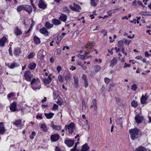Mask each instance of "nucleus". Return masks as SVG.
<instances>
[{
	"label": "nucleus",
	"mask_w": 151,
	"mask_h": 151,
	"mask_svg": "<svg viewBox=\"0 0 151 151\" xmlns=\"http://www.w3.org/2000/svg\"><path fill=\"white\" fill-rule=\"evenodd\" d=\"M145 56L147 57H149L151 55L148 53V52L146 51L145 52Z\"/></svg>",
	"instance_id": "nucleus-56"
},
{
	"label": "nucleus",
	"mask_w": 151,
	"mask_h": 151,
	"mask_svg": "<svg viewBox=\"0 0 151 151\" xmlns=\"http://www.w3.org/2000/svg\"><path fill=\"white\" fill-rule=\"evenodd\" d=\"M88 43L89 46H94L95 45V43L94 42H89Z\"/></svg>",
	"instance_id": "nucleus-54"
},
{
	"label": "nucleus",
	"mask_w": 151,
	"mask_h": 151,
	"mask_svg": "<svg viewBox=\"0 0 151 151\" xmlns=\"http://www.w3.org/2000/svg\"><path fill=\"white\" fill-rule=\"evenodd\" d=\"M20 52V50L19 49H16L14 51V54L16 55H18Z\"/></svg>",
	"instance_id": "nucleus-38"
},
{
	"label": "nucleus",
	"mask_w": 151,
	"mask_h": 151,
	"mask_svg": "<svg viewBox=\"0 0 151 151\" xmlns=\"http://www.w3.org/2000/svg\"><path fill=\"white\" fill-rule=\"evenodd\" d=\"M23 9L25 10V6H24L23 5H21L18 6L17 8V11L18 12H19Z\"/></svg>",
	"instance_id": "nucleus-28"
},
{
	"label": "nucleus",
	"mask_w": 151,
	"mask_h": 151,
	"mask_svg": "<svg viewBox=\"0 0 151 151\" xmlns=\"http://www.w3.org/2000/svg\"><path fill=\"white\" fill-rule=\"evenodd\" d=\"M118 46L119 47H120L122 46H123V41L122 40L119 41L118 42Z\"/></svg>",
	"instance_id": "nucleus-39"
},
{
	"label": "nucleus",
	"mask_w": 151,
	"mask_h": 151,
	"mask_svg": "<svg viewBox=\"0 0 151 151\" xmlns=\"http://www.w3.org/2000/svg\"><path fill=\"white\" fill-rule=\"evenodd\" d=\"M63 11L65 13H68L69 12V9L67 7H65L63 9Z\"/></svg>",
	"instance_id": "nucleus-37"
},
{
	"label": "nucleus",
	"mask_w": 151,
	"mask_h": 151,
	"mask_svg": "<svg viewBox=\"0 0 151 151\" xmlns=\"http://www.w3.org/2000/svg\"><path fill=\"white\" fill-rule=\"evenodd\" d=\"M18 66V65L14 62L11 63L10 65L9 64L8 65L9 68L10 69H13L14 68L17 67Z\"/></svg>",
	"instance_id": "nucleus-23"
},
{
	"label": "nucleus",
	"mask_w": 151,
	"mask_h": 151,
	"mask_svg": "<svg viewBox=\"0 0 151 151\" xmlns=\"http://www.w3.org/2000/svg\"><path fill=\"white\" fill-rule=\"evenodd\" d=\"M40 32L41 33L44 35L46 36L48 35L47 31L44 27L40 29Z\"/></svg>",
	"instance_id": "nucleus-16"
},
{
	"label": "nucleus",
	"mask_w": 151,
	"mask_h": 151,
	"mask_svg": "<svg viewBox=\"0 0 151 151\" xmlns=\"http://www.w3.org/2000/svg\"><path fill=\"white\" fill-rule=\"evenodd\" d=\"M117 61L116 58H114L111 61L110 66H114L117 63Z\"/></svg>",
	"instance_id": "nucleus-22"
},
{
	"label": "nucleus",
	"mask_w": 151,
	"mask_h": 151,
	"mask_svg": "<svg viewBox=\"0 0 151 151\" xmlns=\"http://www.w3.org/2000/svg\"><path fill=\"white\" fill-rule=\"evenodd\" d=\"M50 126L54 130H59L61 129V126L55 125L53 122H52Z\"/></svg>",
	"instance_id": "nucleus-10"
},
{
	"label": "nucleus",
	"mask_w": 151,
	"mask_h": 151,
	"mask_svg": "<svg viewBox=\"0 0 151 151\" xmlns=\"http://www.w3.org/2000/svg\"><path fill=\"white\" fill-rule=\"evenodd\" d=\"M45 26L48 29H49L52 27L53 26V25L52 24L48 22H47L45 23Z\"/></svg>",
	"instance_id": "nucleus-30"
},
{
	"label": "nucleus",
	"mask_w": 151,
	"mask_h": 151,
	"mask_svg": "<svg viewBox=\"0 0 151 151\" xmlns=\"http://www.w3.org/2000/svg\"><path fill=\"white\" fill-rule=\"evenodd\" d=\"M59 137L60 136L58 134H55L51 135V139L52 141L55 142L59 139Z\"/></svg>",
	"instance_id": "nucleus-9"
},
{
	"label": "nucleus",
	"mask_w": 151,
	"mask_h": 151,
	"mask_svg": "<svg viewBox=\"0 0 151 151\" xmlns=\"http://www.w3.org/2000/svg\"><path fill=\"white\" fill-rule=\"evenodd\" d=\"M82 78L84 81H87V77L86 76L85 74H83L82 75Z\"/></svg>",
	"instance_id": "nucleus-48"
},
{
	"label": "nucleus",
	"mask_w": 151,
	"mask_h": 151,
	"mask_svg": "<svg viewBox=\"0 0 151 151\" xmlns=\"http://www.w3.org/2000/svg\"><path fill=\"white\" fill-rule=\"evenodd\" d=\"M25 79L28 81H30L31 78L33 77V75L29 71H26L24 75Z\"/></svg>",
	"instance_id": "nucleus-4"
},
{
	"label": "nucleus",
	"mask_w": 151,
	"mask_h": 151,
	"mask_svg": "<svg viewBox=\"0 0 151 151\" xmlns=\"http://www.w3.org/2000/svg\"><path fill=\"white\" fill-rule=\"evenodd\" d=\"M75 125L73 122H71L69 125H66L65 126L66 130L68 129L69 133H72L75 129Z\"/></svg>",
	"instance_id": "nucleus-3"
},
{
	"label": "nucleus",
	"mask_w": 151,
	"mask_h": 151,
	"mask_svg": "<svg viewBox=\"0 0 151 151\" xmlns=\"http://www.w3.org/2000/svg\"><path fill=\"white\" fill-rule=\"evenodd\" d=\"M41 128L43 129V130L45 132H47V129L46 127V125L44 124H42L40 126Z\"/></svg>",
	"instance_id": "nucleus-32"
},
{
	"label": "nucleus",
	"mask_w": 151,
	"mask_h": 151,
	"mask_svg": "<svg viewBox=\"0 0 151 151\" xmlns=\"http://www.w3.org/2000/svg\"><path fill=\"white\" fill-rule=\"evenodd\" d=\"M90 147L87 143H85L82 146L81 151H89Z\"/></svg>",
	"instance_id": "nucleus-8"
},
{
	"label": "nucleus",
	"mask_w": 151,
	"mask_h": 151,
	"mask_svg": "<svg viewBox=\"0 0 151 151\" xmlns=\"http://www.w3.org/2000/svg\"><path fill=\"white\" fill-rule=\"evenodd\" d=\"M99 0H91V5L92 6H96L99 2Z\"/></svg>",
	"instance_id": "nucleus-21"
},
{
	"label": "nucleus",
	"mask_w": 151,
	"mask_h": 151,
	"mask_svg": "<svg viewBox=\"0 0 151 151\" xmlns=\"http://www.w3.org/2000/svg\"><path fill=\"white\" fill-rule=\"evenodd\" d=\"M141 14L145 15H150V14L148 12H140Z\"/></svg>",
	"instance_id": "nucleus-44"
},
{
	"label": "nucleus",
	"mask_w": 151,
	"mask_h": 151,
	"mask_svg": "<svg viewBox=\"0 0 151 151\" xmlns=\"http://www.w3.org/2000/svg\"><path fill=\"white\" fill-rule=\"evenodd\" d=\"M69 7L72 10L76 12H79L81 10L80 6L74 3L70 5Z\"/></svg>",
	"instance_id": "nucleus-5"
},
{
	"label": "nucleus",
	"mask_w": 151,
	"mask_h": 151,
	"mask_svg": "<svg viewBox=\"0 0 151 151\" xmlns=\"http://www.w3.org/2000/svg\"><path fill=\"white\" fill-rule=\"evenodd\" d=\"M84 55L85 60H86V59L90 57H92L91 55H90V56H88L87 55V54H85V55Z\"/></svg>",
	"instance_id": "nucleus-58"
},
{
	"label": "nucleus",
	"mask_w": 151,
	"mask_h": 151,
	"mask_svg": "<svg viewBox=\"0 0 151 151\" xmlns=\"http://www.w3.org/2000/svg\"><path fill=\"white\" fill-rule=\"evenodd\" d=\"M101 32L102 34H103L104 36H105L107 35V31L106 30H103L102 32Z\"/></svg>",
	"instance_id": "nucleus-57"
},
{
	"label": "nucleus",
	"mask_w": 151,
	"mask_h": 151,
	"mask_svg": "<svg viewBox=\"0 0 151 151\" xmlns=\"http://www.w3.org/2000/svg\"><path fill=\"white\" fill-rule=\"evenodd\" d=\"M107 13L109 15V16H111L112 13V10H109L107 12Z\"/></svg>",
	"instance_id": "nucleus-61"
},
{
	"label": "nucleus",
	"mask_w": 151,
	"mask_h": 151,
	"mask_svg": "<svg viewBox=\"0 0 151 151\" xmlns=\"http://www.w3.org/2000/svg\"><path fill=\"white\" fill-rule=\"evenodd\" d=\"M57 70L58 71L60 72L62 70V68L61 66H58L57 67Z\"/></svg>",
	"instance_id": "nucleus-52"
},
{
	"label": "nucleus",
	"mask_w": 151,
	"mask_h": 151,
	"mask_svg": "<svg viewBox=\"0 0 151 151\" xmlns=\"http://www.w3.org/2000/svg\"><path fill=\"white\" fill-rule=\"evenodd\" d=\"M135 151H147L146 149L142 146H140L139 148L136 149Z\"/></svg>",
	"instance_id": "nucleus-29"
},
{
	"label": "nucleus",
	"mask_w": 151,
	"mask_h": 151,
	"mask_svg": "<svg viewBox=\"0 0 151 151\" xmlns=\"http://www.w3.org/2000/svg\"><path fill=\"white\" fill-rule=\"evenodd\" d=\"M129 132L131 136V138L133 140L137 139L139 136V130L137 128L129 129Z\"/></svg>",
	"instance_id": "nucleus-2"
},
{
	"label": "nucleus",
	"mask_w": 151,
	"mask_h": 151,
	"mask_svg": "<svg viewBox=\"0 0 151 151\" xmlns=\"http://www.w3.org/2000/svg\"><path fill=\"white\" fill-rule=\"evenodd\" d=\"M131 105L132 107H136L138 106L137 102L135 101H133L132 102Z\"/></svg>",
	"instance_id": "nucleus-33"
},
{
	"label": "nucleus",
	"mask_w": 151,
	"mask_h": 151,
	"mask_svg": "<svg viewBox=\"0 0 151 151\" xmlns=\"http://www.w3.org/2000/svg\"><path fill=\"white\" fill-rule=\"evenodd\" d=\"M77 56L78 57L80 58L82 60H85L84 55L78 54L77 55Z\"/></svg>",
	"instance_id": "nucleus-47"
},
{
	"label": "nucleus",
	"mask_w": 151,
	"mask_h": 151,
	"mask_svg": "<svg viewBox=\"0 0 151 151\" xmlns=\"http://www.w3.org/2000/svg\"><path fill=\"white\" fill-rule=\"evenodd\" d=\"M76 68L75 66H73V65L71 66V67L70 68V70H75Z\"/></svg>",
	"instance_id": "nucleus-60"
},
{
	"label": "nucleus",
	"mask_w": 151,
	"mask_h": 151,
	"mask_svg": "<svg viewBox=\"0 0 151 151\" xmlns=\"http://www.w3.org/2000/svg\"><path fill=\"white\" fill-rule=\"evenodd\" d=\"M120 9L119 8H117L116 9H114L112 10V12L113 13L117 11H119Z\"/></svg>",
	"instance_id": "nucleus-59"
},
{
	"label": "nucleus",
	"mask_w": 151,
	"mask_h": 151,
	"mask_svg": "<svg viewBox=\"0 0 151 151\" xmlns=\"http://www.w3.org/2000/svg\"><path fill=\"white\" fill-rule=\"evenodd\" d=\"M78 143V142H77L76 143L75 146L74 147L73 149H71V151H76V149L77 144Z\"/></svg>",
	"instance_id": "nucleus-53"
},
{
	"label": "nucleus",
	"mask_w": 151,
	"mask_h": 151,
	"mask_svg": "<svg viewBox=\"0 0 151 151\" xmlns=\"http://www.w3.org/2000/svg\"><path fill=\"white\" fill-rule=\"evenodd\" d=\"M67 17L66 15L62 14L60 16L59 19L61 20L64 22H65L66 21Z\"/></svg>",
	"instance_id": "nucleus-20"
},
{
	"label": "nucleus",
	"mask_w": 151,
	"mask_h": 151,
	"mask_svg": "<svg viewBox=\"0 0 151 151\" xmlns=\"http://www.w3.org/2000/svg\"><path fill=\"white\" fill-rule=\"evenodd\" d=\"M17 104L16 102L12 103L10 105V110L13 111H17Z\"/></svg>",
	"instance_id": "nucleus-12"
},
{
	"label": "nucleus",
	"mask_w": 151,
	"mask_h": 151,
	"mask_svg": "<svg viewBox=\"0 0 151 151\" xmlns=\"http://www.w3.org/2000/svg\"><path fill=\"white\" fill-rule=\"evenodd\" d=\"M148 96L146 94L145 96L142 95L141 98V103L142 104H144L146 103V101L148 99Z\"/></svg>",
	"instance_id": "nucleus-14"
},
{
	"label": "nucleus",
	"mask_w": 151,
	"mask_h": 151,
	"mask_svg": "<svg viewBox=\"0 0 151 151\" xmlns=\"http://www.w3.org/2000/svg\"><path fill=\"white\" fill-rule=\"evenodd\" d=\"M25 10L29 13L30 14L32 11V7L29 5L25 6Z\"/></svg>",
	"instance_id": "nucleus-19"
},
{
	"label": "nucleus",
	"mask_w": 151,
	"mask_h": 151,
	"mask_svg": "<svg viewBox=\"0 0 151 151\" xmlns=\"http://www.w3.org/2000/svg\"><path fill=\"white\" fill-rule=\"evenodd\" d=\"M130 66V65L129 64H127V63H124V68H126L127 67H129Z\"/></svg>",
	"instance_id": "nucleus-55"
},
{
	"label": "nucleus",
	"mask_w": 151,
	"mask_h": 151,
	"mask_svg": "<svg viewBox=\"0 0 151 151\" xmlns=\"http://www.w3.org/2000/svg\"><path fill=\"white\" fill-rule=\"evenodd\" d=\"M5 131V129L2 122H0V134H4Z\"/></svg>",
	"instance_id": "nucleus-13"
},
{
	"label": "nucleus",
	"mask_w": 151,
	"mask_h": 151,
	"mask_svg": "<svg viewBox=\"0 0 151 151\" xmlns=\"http://www.w3.org/2000/svg\"><path fill=\"white\" fill-rule=\"evenodd\" d=\"M137 4H139V5L142 6L143 7V5L142 3V2L139 1H137Z\"/></svg>",
	"instance_id": "nucleus-62"
},
{
	"label": "nucleus",
	"mask_w": 151,
	"mask_h": 151,
	"mask_svg": "<svg viewBox=\"0 0 151 151\" xmlns=\"http://www.w3.org/2000/svg\"><path fill=\"white\" fill-rule=\"evenodd\" d=\"M14 96V93H9L7 95V97L8 98H10L12 97H13V96Z\"/></svg>",
	"instance_id": "nucleus-46"
},
{
	"label": "nucleus",
	"mask_w": 151,
	"mask_h": 151,
	"mask_svg": "<svg viewBox=\"0 0 151 151\" xmlns=\"http://www.w3.org/2000/svg\"><path fill=\"white\" fill-rule=\"evenodd\" d=\"M65 143L69 147H72L74 143V140L67 139L65 141Z\"/></svg>",
	"instance_id": "nucleus-6"
},
{
	"label": "nucleus",
	"mask_w": 151,
	"mask_h": 151,
	"mask_svg": "<svg viewBox=\"0 0 151 151\" xmlns=\"http://www.w3.org/2000/svg\"><path fill=\"white\" fill-rule=\"evenodd\" d=\"M6 42H7V38L4 36L3 37L0 39V46H4Z\"/></svg>",
	"instance_id": "nucleus-11"
},
{
	"label": "nucleus",
	"mask_w": 151,
	"mask_h": 151,
	"mask_svg": "<svg viewBox=\"0 0 151 151\" xmlns=\"http://www.w3.org/2000/svg\"><path fill=\"white\" fill-rule=\"evenodd\" d=\"M135 120L137 123H140L143 120V118L138 115H136Z\"/></svg>",
	"instance_id": "nucleus-15"
},
{
	"label": "nucleus",
	"mask_w": 151,
	"mask_h": 151,
	"mask_svg": "<svg viewBox=\"0 0 151 151\" xmlns=\"http://www.w3.org/2000/svg\"><path fill=\"white\" fill-rule=\"evenodd\" d=\"M62 37L61 35H58L57 36V40L59 42H60L61 40L62 39Z\"/></svg>",
	"instance_id": "nucleus-51"
},
{
	"label": "nucleus",
	"mask_w": 151,
	"mask_h": 151,
	"mask_svg": "<svg viewBox=\"0 0 151 151\" xmlns=\"http://www.w3.org/2000/svg\"><path fill=\"white\" fill-rule=\"evenodd\" d=\"M82 68L84 70H86L87 69V67L85 65H82Z\"/></svg>",
	"instance_id": "nucleus-63"
},
{
	"label": "nucleus",
	"mask_w": 151,
	"mask_h": 151,
	"mask_svg": "<svg viewBox=\"0 0 151 151\" xmlns=\"http://www.w3.org/2000/svg\"><path fill=\"white\" fill-rule=\"evenodd\" d=\"M32 88L35 91L40 89L41 87V83L40 79L38 78H33L30 83Z\"/></svg>",
	"instance_id": "nucleus-1"
},
{
	"label": "nucleus",
	"mask_w": 151,
	"mask_h": 151,
	"mask_svg": "<svg viewBox=\"0 0 151 151\" xmlns=\"http://www.w3.org/2000/svg\"><path fill=\"white\" fill-rule=\"evenodd\" d=\"M71 77L70 75L68 74L65 77V79L66 81L69 80L70 79Z\"/></svg>",
	"instance_id": "nucleus-42"
},
{
	"label": "nucleus",
	"mask_w": 151,
	"mask_h": 151,
	"mask_svg": "<svg viewBox=\"0 0 151 151\" xmlns=\"http://www.w3.org/2000/svg\"><path fill=\"white\" fill-rule=\"evenodd\" d=\"M43 81L45 84H48L50 83L47 78H44L43 79Z\"/></svg>",
	"instance_id": "nucleus-50"
},
{
	"label": "nucleus",
	"mask_w": 151,
	"mask_h": 151,
	"mask_svg": "<svg viewBox=\"0 0 151 151\" xmlns=\"http://www.w3.org/2000/svg\"><path fill=\"white\" fill-rule=\"evenodd\" d=\"M101 66L98 65H96L95 66V71L96 72H98L100 71V70L101 69Z\"/></svg>",
	"instance_id": "nucleus-35"
},
{
	"label": "nucleus",
	"mask_w": 151,
	"mask_h": 151,
	"mask_svg": "<svg viewBox=\"0 0 151 151\" xmlns=\"http://www.w3.org/2000/svg\"><path fill=\"white\" fill-rule=\"evenodd\" d=\"M137 88V87L135 84H134L132 86L131 89L134 91H135Z\"/></svg>",
	"instance_id": "nucleus-43"
},
{
	"label": "nucleus",
	"mask_w": 151,
	"mask_h": 151,
	"mask_svg": "<svg viewBox=\"0 0 151 151\" xmlns=\"http://www.w3.org/2000/svg\"><path fill=\"white\" fill-rule=\"evenodd\" d=\"M52 22L55 25H58L61 24V22L58 20L56 19H52Z\"/></svg>",
	"instance_id": "nucleus-26"
},
{
	"label": "nucleus",
	"mask_w": 151,
	"mask_h": 151,
	"mask_svg": "<svg viewBox=\"0 0 151 151\" xmlns=\"http://www.w3.org/2000/svg\"><path fill=\"white\" fill-rule=\"evenodd\" d=\"M58 79L59 81L62 82L63 81V77L61 75H60L58 76Z\"/></svg>",
	"instance_id": "nucleus-41"
},
{
	"label": "nucleus",
	"mask_w": 151,
	"mask_h": 151,
	"mask_svg": "<svg viewBox=\"0 0 151 151\" xmlns=\"http://www.w3.org/2000/svg\"><path fill=\"white\" fill-rule=\"evenodd\" d=\"M95 61L99 63H101L102 62V60L100 58L98 59H97L96 58H95Z\"/></svg>",
	"instance_id": "nucleus-49"
},
{
	"label": "nucleus",
	"mask_w": 151,
	"mask_h": 151,
	"mask_svg": "<svg viewBox=\"0 0 151 151\" xmlns=\"http://www.w3.org/2000/svg\"><path fill=\"white\" fill-rule=\"evenodd\" d=\"M21 122L22 121L20 120H18L14 122L13 124L16 126H19L20 125Z\"/></svg>",
	"instance_id": "nucleus-31"
},
{
	"label": "nucleus",
	"mask_w": 151,
	"mask_h": 151,
	"mask_svg": "<svg viewBox=\"0 0 151 151\" xmlns=\"http://www.w3.org/2000/svg\"><path fill=\"white\" fill-rule=\"evenodd\" d=\"M35 54L33 52H31L30 53L29 55L27 57L28 59L32 58L33 57Z\"/></svg>",
	"instance_id": "nucleus-40"
},
{
	"label": "nucleus",
	"mask_w": 151,
	"mask_h": 151,
	"mask_svg": "<svg viewBox=\"0 0 151 151\" xmlns=\"http://www.w3.org/2000/svg\"><path fill=\"white\" fill-rule=\"evenodd\" d=\"M54 114L52 113H50L48 114L45 113V115L46 118L47 119H51L52 118Z\"/></svg>",
	"instance_id": "nucleus-25"
},
{
	"label": "nucleus",
	"mask_w": 151,
	"mask_h": 151,
	"mask_svg": "<svg viewBox=\"0 0 151 151\" xmlns=\"http://www.w3.org/2000/svg\"><path fill=\"white\" fill-rule=\"evenodd\" d=\"M38 6L41 9H45L47 5L42 0H40L39 2Z\"/></svg>",
	"instance_id": "nucleus-7"
},
{
	"label": "nucleus",
	"mask_w": 151,
	"mask_h": 151,
	"mask_svg": "<svg viewBox=\"0 0 151 151\" xmlns=\"http://www.w3.org/2000/svg\"><path fill=\"white\" fill-rule=\"evenodd\" d=\"M14 32L16 35L17 36L21 35L22 33V32L17 27L15 28Z\"/></svg>",
	"instance_id": "nucleus-17"
},
{
	"label": "nucleus",
	"mask_w": 151,
	"mask_h": 151,
	"mask_svg": "<svg viewBox=\"0 0 151 151\" xmlns=\"http://www.w3.org/2000/svg\"><path fill=\"white\" fill-rule=\"evenodd\" d=\"M36 65L35 63L32 62L29 63L28 65V67L30 69L33 70L36 67Z\"/></svg>",
	"instance_id": "nucleus-18"
},
{
	"label": "nucleus",
	"mask_w": 151,
	"mask_h": 151,
	"mask_svg": "<svg viewBox=\"0 0 151 151\" xmlns=\"http://www.w3.org/2000/svg\"><path fill=\"white\" fill-rule=\"evenodd\" d=\"M110 81V79L107 78H104V81L105 83L106 84H108Z\"/></svg>",
	"instance_id": "nucleus-45"
},
{
	"label": "nucleus",
	"mask_w": 151,
	"mask_h": 151,
	"mask_svg": "<svg viewBox=\"0 0 151 151\" xmlns=\"http://www.w3.org/2000/svg\"><path fill=\"white\" fill-rule=\"evenodd\" d=\"M35 43L37 44H39L40 42V39L37 36H35L33 38Z\"/></svg>",
	"instance_id": "nucleus-24"
},
{
	"label": "nucleus",
	"mask_w": 151,
	"mask_h": 151,
	"mask_svg": "<svg viewBox=\"0 0 151 151\" xmlns=\"http://www.w3.org/2000/svg\"><path fill=\"white\" fill-rule=\"evenodd\" d=\"M47 79L48 80V81H49V82H50V83L51 82V81H52V78H51L50 77V76H49L48 77H47Z\"/></svg>",
	"instance_id": "nucleus-64"
},
{
	"label": "nucleus",
	"mask_w": 151,
	"mask_h": 151,
	"mask_svg": "<svg viewBox=\"0 0 151 151\" xmlns=\"http://www.w3.org/2000/svg\"><path fill=\"white\" fill-rule=\"evenodd\" d=\"M52 109L53 110H58V106L56 104H54L53 105V106L52 108Z\"/></svg>",
	"instance_id": "nucleus-36"
},
{
	"label": "nucleus",
	"mask_w": 151,
	"mask_h": 151,
	"mask_svg": "<svg viewBox=\"0 0 151 151\" xmlns=\"http://www.w3.org/2000/svg\"><path fill=\"white\" fill-rule=\"evenodd\" d=\"M83 127H84L85 129H89L90 127L87 120H86V124L84 126H83Z\"/></svg>",
	"instance_id": "nucleus-34"
},
{
	"label": "nucleus",
	"mask_w": 151,
	"mask_h": 151,
	"mask_svg": "<svg viewBox=\"0 0 151 151\" xmlns=\"http://www.w3.org/2000/svg\"><path fill=\"white\" fill-rule=\"evenodd\" d=\"M74 81V85L76 86H78V84L79 79L78 77L76 76H74L73 77Z\"/></svg>",
	"instance_id": "nucleus-27"
}]
</instances>
